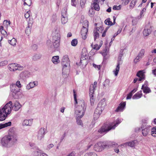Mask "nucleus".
I'll list each match as a JSON object with an SVG mask.
<instances>
[{
    "mask_svg": "<svg viewBox=\"0 0 156 156\" xmlns=\"http://www.w3.org/2000/svg\"><path fill=\"white\" fill-rule=\"evenodd\" d=\"M17 139V135L15 129L12 127L9 129L8 135L2 139L1 144L3 147H9L16 143Z\"/></svg>",
    "mask_w": 156,
    "mask_h": 156,
    "instance_id": "1",
    "label": "nucleus"
},
{
    "mask_svg": "<svg viewBox=\"0 0 156 156\" xmlns=\"http://www.w3.org/2000/svg\"><path fill=\"white\" fill-rule=\"evenodd\" d=\"M73 96L75 101V114L78 117H83L86 110V106L85 105L83 100H78L77 101L76 92L73 90Z\"/></svg>",
    "mask_w": 156,
    "mask_h": 156,
    "instance_id": "2",
    "label": "nucleus"
},
{
    "mask_svg": "<svg viewBox=\"0 0 156 156\" xmlns=\"http://www.w3.org/2000/svg\"><path fill=\"white\" fill-rule=\"evenodd\" d=\"M121 122V121L119 119H118L115 121L114 122V124L113 126L112 125L108 126V125L105 124L98 130V132L102 134V135H104L111 129H114Z\"/></svg>",
    "mask_w": 156,
    "mask_h": 156,
    "instance_id": "3",
    "label": "nucleus"
},
{
    "mask_svg": "<svg viewBox=\"0 0 156 156\" xmlns=\"http://www.w3.org/2000/svg\"><path fill=\"white\" fill-rule=\"evenodd\" d=\"M105 98L101 100L98 104L97 108L95 109L94 114V118H98L102 111L104 110L105 107L106 105Z\"/></svg>",
    "mask_w": 156,
    "mask_h": 156,
    "instance_id": "4",
    "label": "nucleus"
},
{
    "mask_svg": "<svg viewBox=\"0 0 156 156\" xmlns=\"http://www.w3.org/2000/svg\"><path fill=\"white\" fill-rule=\"evenodd\" d=\"M62 65L63 66V72L62 73L63 77L66 78L68 76L67 73H64L63 71H65V69L67 68V69L69 70L70 66V62L69 60L68 56L67 55L64 56L62 59Z\"/></svg>",
    "mask_w": 156,
    "mask_h": 156,
    "instance_id": "5",
    "label": "nucleus"
},
{
    "mask_svg": "<svg viewBox=\"0 0 156 156\" xmlns=\"http://www.w3.org/2000/svg\"><path fill=\"white\" fill-rule=\"evenodd\" d=\"M123 51L122 50L120 51V53L119 55L118 58V60L117 61V64L116 66V68L115 69V70L114 71V73L115 76L118 75V72L119 70V65L122 63V61L121 60V58L123 55Z\"/></svg>",
    "mask_w": 156,
    "mask_h": 156,
    "instance_id": "6",
    "label": "nucleus"
},
{
    "mask_svg": "<svg viewBox=\"0 0 156 156\" xmlns=\"http://www.w3.org/2000/svg\"><path fill=\"white\" fill-rule=\"evenodd\" d=\"M10 89L11 92L12 93L13 97L15 99L17 98L18 97V94H17L20 92V89L16 86L15 84H12L10 85Z\"/></svg>",
    "mask_w": 156,
    "mask_h": 156,
    "instance_id": "7",
    "label": "nucleus"
},
{
    "mask_svg": "<svg viewBox=\"0 0 156 156\" xmlns=\"http://www.w3.org/2000/svg\"><path fill=\"white\" fill-rule=\"evenodd\" d=\"M8 67V69L11 71H14L16 70H21L23 69V66L15 63L9 64Z\"/></svg>",
    "mask_w": 156,
    "mask_h": 156,
    "instance_id": "8",
    "label": "nucleus"
},
{
    "mask_svg": "<svg viewBox=\"0 0 156 156\" xmlns=\"http://www.w3.org/2000/svg\"><path fill=\"white\" fill-rule=\"evenodd\" d=\"M108 146L103 142H99L94 145V149L97 152L101 151Z\"/></svg>",
    "mask_w": 156,
    "mask_h": 156,
    "instance_id": "9",
    "label": "nucleus"
},
{
    "mask_svg": "<svg viewBox=\"0 0 156 156\" xmlns=\"http://www.w3.org/2000/svg\"><path fill=\"white\" fill-rule=\"evenodd\" d=\"M12 102L11 101H9L3 107L1 108V110L3 111L5 113H6L7 115L10 113L12 107Z\"/></svg>",
    "mask_w": 156,
    "mask_h": 156,
    "instance_id": "10",
    "label": "nucleus"
},
{
    "mask_svg": "<svg viewBox=\"0 0 156 156\" xmlns=\"http://www.w3.org/2000/svg\"><path fill=\"white\" fill-rule=\"evenodd\" d=\"M67 9L63 10L61 12L62 18L61 22L62 24H65L66 23L68 20V16L66 12Z\"/></svg>",
    "mask_w": 156,
    "mask_h": 156,
    "instance_id": "11",
    "label": "nucleus"
},
{
    "mask_svg": "<svg viewBox=\"0 0 156 156\" xmlns=\"http://www.w3.org/2000/svg\"><path fill=\"white\" fill-rule=\"evenodd\" d=\"M144 121L145 122H144L141 126V129H142V134L144 136H146L147 135L150 130L149 128L147 126H146V121L144 120Z\"/></svg>",
    "mask_w": 156,
    "mask_h": 156,
    "instance_id": "12",
    "label": "nucleus"
},
{
    "mask_svg": "<svg viewBox=\"0 0 156 156\" xmlns=\"http://www.w3.org/2000/svg\"><path fill=\"white\" fill-rule=\"evenodd\" d=\"M44 129V128H41L38 131L37 136L38 140H41L44 137L45 134Z\"/></svg>",
    "mask_w": 156,
    "mask_h": 156,
    "instance_id": "13",
    "label": "nucleus"
},
{
    "mask_svg": "<svg viewBox=\"0 0 156 156\" xmlns=\"http://www.w3.org/2000/svg\"><path fill=\"white\" fill-rule=\"evenodd\" d=\"M32 21L29 20L28 21L27 27L26 28L25 30V33L27 36H29L30 34V29L32 27Z\"/></svg>",
    "mask_w": 156,
    "mask_h": 156,
    "instance_id": "14",
    "label": "nucleus"
},
{
    "mask_svg": "<svg viewBox=\"0 0 156 156\" xmlns=\"http://www.w3.org/2000/svg\"><path fill=\"white\" fill-rule=\"evenodd\" d=\"M85 55H83L80 58V65H81L83 68L85 67L88 63V60L85 57Z\"/></svg>",
    "mask_w": 156,
    "mask_h": 156,
    "instance_id": "15",
    "label": "nucleus"
},
{
    "mask_svg": "<svg viewBox=\"0 0 156 156\" xmlns=\"http://www.w3.org/2000/svg\"><path fill=\"white\" fill-rule=\"evenodd\" d=\"M87 32V28L83 26V27L82 29L81 30V34L82 35V38L83 39L85 40L86 38V35Z\"/></svg>",
    "mask_w": 156,
    "mask_h": 156,
    "instance_id": "16",
    "label": "nucleus"
},
{
    "mask_svg": "<svg viewBox=\"0 0 156 156\" xmlns=\"http://www.w3.org/2000/svg\"><path fill=\"white\" fill-rule=\"evenodd\" d=\"M37 85L38 82L37 81L30 82L27 85L26 87V89L27 90H29L34 88L35 86H37Z\"/></svg>",
    "mask_w": 156,
    "mask_h": 156,
    "instance_id": "17",
    "label": "nucleus"
},
{
    "mask_svg": "<svg viewBox=\"0 0 156 156\" xmlns=\"http://www.w3.org/2000/svg\"><path fill=\"white\" fill-rule=\"evenodd\" d=\"M126 104L125 102L121 103L115 110V111L117 112L119 111H122L126 106Z\"/></svg>",
    "mask_w": 156,
    "mask_h": 156,
    "instance_id": "18",
    "label": "nucleus"
},
{
    "mask_svg": "<svg viewBox=\"0 0 156 156\" xmlns=\"http://www.w3.org/2000/svg\"><path fill=\"white\" fill-rule=\"evenodd\" d=\"M7 115L0 108V121H2L5 119Z\"/></svg>",
    "mask_w": 156,
    "mask_h": 156,
    "instance_id": "19",
    "label": "nucleus"
},
{
    "mask_svg": "<svg viewBox=\"0 0 156 156\" xmlns=\"http://www.w3.org/2000/svg\"><path fill=\"white\" fill-rule=\"evenodd\" d=\"M141 89L143 90L144 93L147 94L151 92L150 89L147 87V85L145 86L144 85H143L142 86Z\"/></svg>",
    "mask_w": 156,
    "mask_h": 156,
    "instance_id": "20",
    "label": "nucleus"
},
{
    "mask_svg": "<svg viewBox=\"0 0 156 156\" xmlns=\"http://www.w3.org/2000/svg\"><path fill=\"white\" fill-rule=\"evenodd\" d=\"M21 105L20 104V103L17 101H16L13 107V110L15 111H18L21 107Z\"/></svg>",
    "mask_w": 156,
    "mask_h": 156,
    "instance_id": "21",
    "label": "nucleus"
},
{
    "mask_svg": "<svg viewBox=\"0 0 156 156\" xmlns=\"http://www.w3.org/2000/svg\"><path fill=\"white\" fill-rule=\"evenodd\" d=\"M98 3V0H95L94 2L92 4L94 9L97 11H98L100 9Z\"/></svg>",
    "mask_w": 156,
    "mask_h": 156,
    "instance_id": "22",
    "label": "nucleus"
},
{
    "mask_svg": "<svg viewBox=\"0 0 156 156\" xmlns=\"http://www.w3.org/2000/svg\"><path fill=\"white\" fill-rule=\"evenodd\" d=\"M60 35L59 33H57L55 35L54 34H53L52 41H60Z\"/></svg>",
    "mask_w": 156,
    "mask_h": 156,
    "instance_id": "23",
    "label": "nucleus"
},
{
    "mask_svg": "<svg viewBox=\"0 0 156 156\" xmlns=\"http://www.w3.org/2000/svg\"><path fill=\"white\" fill-rule=\"evenodd\" d=\"M32 124V120L25 119L24 120L22 123V125L23 126H30Z\"/></svg>",
    "mask_w": 156,
    "mask_h": 156,
    "instance_id": "24",
    "label": "nucleus"
},
{
    "mask_svg": "<svg viewBox=\"0 0 156 156\" xmlns=\"http://www.w3.org/2000/svg\"><path fill=\"white\" fill-rule=\"evenodd\" d=\"M135 140H134L126 142V143L123 144H122V145L124 146H126L128 145L131 147H133L135 146Z\"/></svg>",
    "mask_w": 156,
    "mask_h": 156,
    "instance_id": "25",
    "label": "nucleus"
},
{
    "mask_svg": "<svg viewBox=\"0 0 156 156\" xmlns=\"http://www.w3.org/2000/svg\"><path fill=\"white\" fill-rule=\"evenodd\" d=\"M142 95V91L140 90L133 95L132 98L133 99H138L141 98Z\"/></svg>",
    "mask_w": 156,
    "mask_h": 156,
    "instance_id": "26",
    "label": "nucleus"
},
{
    "mask_svg": "<svg viewBox=\"0 0 156 156\" xmlns=\"http://www.w3.org/2000/svg\"><path fill=\"white\" fill-rule=\"evenodd\" d=\"M51 61L55 64L59 63L60 61L59 60V57L58 56H53L52 58Z\"/></svg>",
    "mask_w": 156,
    "mask_h": 156,
    "instance_id": "27",
    "label": "nucleus"
},
{
    "mask_svg": "<svg viewBox=\"0 0 156 156\" xmlns=\"http://www.w3.org/2000/svg\"><path fill=\"white\" fill-rule=\"evenodd\" d=\"M12 122H8L4 124H0V129L2 128L10 126L11 125Z\"/></svg>",
    "mask_w": 156,
    "mask_h": 156,
    "instance_id": "28",
    "label": "nucleus"
},
{
    "mask_svg": "<svg viewBox=\"0 0 156 156\" xmlns=\"http://www.w3.org/2000/svg\"><path fill=\"white\" fill-rule=\"evenodd\" d=\"M76 122L77 124L80 126H81L83 127V124L82 123V120L80 119L82 117H80V116L78 117V115H76Z\"/></svg>",
    "mask_w": 156,
    "mask_h": 156,
    "instance_id": "29",
    "label": "nucleus"
},
{
    "mask_svg": "<svg viewBox=\"0 0 156 156\" xmlns=\"http://www.w3.org/2000/svg\"><path fill=\"white\" fill-rule=\"evenodd\" d=\"M151 30L149 29L145 28L143 31V34L144 36H147L151 33Z\"/></svg>",
    "mask_w": 156,
    "mask_h": 156,
    "instance_id": "30",
    "label": "nucleus"
},
{
    "mask_svg": "<svg viewBox=\"0 0 156 156\" xmlns=\"http://www.w3.org/2000/svg\"><path fill=\"white\" fill-rule=\"evenodd\" d=\"M0 32L5 37H6L8 35V34L6 31L3 29V27L2 26H0Z\"/></svg>",
    "mask_w": 156,
    "mask_h": 156,
    "instance_id": "31",
    "label": "nucleus"
},
{
    "mask_svg": "<svg viewBox=\"0 0 156 156\" xmlns=\"http://www.w3.org/2000/svg\"><path fill=\"white\" fill-rule=\"evenodd\" d=\"M41 55L40 54H36L32 57V59L35 61L40 59L41 58Z\"/></svg>",
    "mask_w": 156,
    "mask_h": 156,
    "instance_id": "32",
    "label": "nucleus"
},
{
    "mask_svg": "<svg viewBox=\"0 0 156 156\" xmlns=\"http://www.w3.org/2000/svg\"><path fill=\"white\" fill-rule=\"evenodd\" d=\"M42 153V152L41 151L38 150L33 151L32 153V154L34 156H40Z\"/></svg>",
    "mask_w": 156,
    "mask_h": 156,
    "instance_id": "33",
    "label": "nucleus"
},
{
    "mask_svg": "<svg viewBox=\"0 0 156 156\" xmlns=\"http://www.w3.org/2000/svg\"><path fill=\"white\" fill-rule=\"evenodd\" d=\"M53 47L54 48H57L59 46L60 41H52Z\"/></svg>",
    "mask_w": 156,
    "mask_h": 156,
    "instance_id": "34",
    "label": "nucleus"
},
{
    "mask_svg": "<svg viewBox=\"0 0 156 156\" xmlns=\"http://www.w3.org/2000/svg\"><path fill=\"white\" fill-rule=\"evenodd\" d=\"M97 86L94 85L93 84H91L90 87V92L89 93H93L94 92V90L96 87Z\"/></svg>",
    "mask_w": 156,
    "mask_h": 156,
    "instance_id": "35",
    "label": "nucleus"
},
{
    "mask_svg": "<svg viewBox=\"0 0 156 156\" xmlns=\"http://www.w3.org/2000/svg\"><path fill=\"white\" fill-rule=\"evenodd\" d=\"M105 24L108 25L112 26L114 24L112 22L110 21V18H108L107 19L105 20Z\"/></svg>",
    "mask_w": 156,
    "mask_h": 156,
    "instance_id": "36",
    "label": "nucleus"
},
{
    "mask_svg": "<svg viewBox=\"0 0 156 156\" xmlns=\"http://www.w3.org/2000/svg\"><path fill=\"white\" fill-rule=\"evenodd\" d=\"M9 43L12 46H14L16 45V40L15 38H13L10 40H9Z\"/></svg>",
    "mask_w": 156,
    "mask_h": 156,
    "instance_id": "37",
    "label": "nucleus"
},
{
    "mask_svg": "<svg viewBox=\"0 0 156 156\" xmlns=\"http://www.w3.org/2000/svg\"><path fill=\"white\" fill-rule=\"evenodd\" d=\"M145 52V51L144 49H141L138 55V57H140V58H142L143 56L144 55Z\"/></svg>",
    "mask_w": 156,
    "mask_h": 156,
    "instance_id": "38",
    "label": "nucleus"
},
{
    "mask_svg": "<svg viewBox=\"0 0 156 156\" xmlns=\"http://www.w3.org/2000/svg\"><path fill=\"white\" fill-rule=\"evenodd\" d=\"M93 93L90 94L89 93L90 100L91 105H92L94 103V96L93 94Z\"/></svg>",
    "mask_w": 156,
    "mask_h": 156,
    "instance_id": "39",
    "label": "nucleus"
},
{
    "mask_svg": "<svg viewBox=\"0 0 156 156\" xmlns=\"http://www.w3.org/2000/svg\"><path fill=\"white\" fill-rule=\"evenodd\" d=\"M151 135L153 136L156 137V127H153L152 128Z\"/></svg>",
    "mask_w": 156,
    "mask_h": 156,
    "instance_id": "40",
    "label": "nucleus"
},
{
    "mask_svg": "<svg viewBox=\"0 0 156 156\" xmlns=\"http://www.w3.org/2000/svg\"><path fill=\"white\" fill-rule=\"evenodd\" d=\"M136 2L137 0H132V1L129 5L130 9H133V8L136 4Z\"/></svg>",
    "mask_w": 156,
    "mask_h": 156,
    "instance_id": "41",
    "label": "nucleus"
},
{
    "mask_svg": "<svg viewBox=\"0 0 156 156\" xmlns=\"http://www.w3.org/2000/svg\"><path fill=\"white\" fill-rule=\"evenodd\" d=\"M143 70H140L136 74V76L138 77L145 76V75L144 74Z\"/></svg>",
    "mask_w": 156,
    "mask_h": 156,
    "instance_id": "42",
    "label": "nucleus"
},
{
    "mask_svg": "<svg viewBox=\"0 0 156 156\" xmlns=\"http://www.w3.org/2000/svg\"><path fill=\"white\" fill-rule=\"evenodd\" d=\"M84 156H97V155L94 152L86 153Z\"/></svg>",
    "mask_w": 156,
    "mask_h": 156,
    "instance_id": "43",
    "label": "nucleus"
},
{
    "mask_svg": "<svg viewBox=\"0 0 156 156\" xmlns=\"http://www.w3.org/2000/svg\"><path fill=\"white\" fill-rule=\"evenodd\" d=\"M110 81L108 79H106L105 82L103 83V85L104 87H106L109 85Z\"/></svg>",
    "mask_w": 156,
    "mask_h": 156,
    "instance_id": "44",
    "label": "nucleus"
},
{
    "mask_svg": "<svg viewBox=\"0 0 156 156\" xmlns=\"http://www.w3.org/2000/svg\"><path fill=\"white\" fill-rule=\"evenodd\" d=\"M94 40L95 41L96 39L98 38L99 37V34L98 32L96 31L95 32V30L94 31Z\"/></svg>",
    "mask_w": 156,
    "mask_h": 156,
    "instance_id": "45",
    "label": "nucleus"
},
{
    "mask_svg": "<svg viewBox=\"0 0 156 156\" xmlns=\"http://www.w3.org/2000/svg\"><path fill=\"white\" fill-rule=\"evenodd\" d=\"M86 1L87 0H80V5L82 8H83L84 7Z\"/></svg>",
    "mask_w": 156,
    "mask_h": 156,
    "instance_id": "46",
    "label": "nucleus"
},
{
    "mask_svg": "<svg viewBox=\"0 0 156 156\" xmlns=\"http://www.w3.org/2000/svg\"><path fill=\"white\" fill-rule=\"evenodd\" d=\"M77 39H75L73 40L71 42L72 45L73 46H75L77 45Z\"/></svg>",
    "mask_w": 156,
    "mask_h": 156,
    "instance_id": "47",
    "label": "nucleus"
},
{
    "mask_svg": "<svg viewBox=\"0 0 156 156\" xmlns=\"http://www.w3.org/2000/svg\"><path fill=\"white\" fill-rule=\"evenodd\" d=\"M8 62L7 61H4L0 62V66H3L7 65Z\"/></svg>",
    "mask_w": 156,
    "mask_h": 156,
    "instance_id": "48",
    "label": "nucleus"
},
{
    "mask_svg": "<svg viewBox=\"0 0 156 156\" xmlns=\"http://www.w3.org/2000/svg\"><path fill=\"white\" fill-rule=\"evenodd\" d=\"M15 85H16V86L17 87L20 88L22 87V85L20 83V82L19 80H18L16 81V84H15Z\"/></svg>",
    "mask_w": 156,
    "mask_h": 156,
    "instance_id": "49",
    "label": "nucleus"
},
{
    "mask_svg": "<svg viewBox=\"0 0 156 156\" xmlns=\"http://www.w3.org/2000/svg\"><path fill=\"white\" fill-rule=\"evenodd\" d=\"M137 19L135 18L132 20V23L133 25H135L137 23Z\"/></svg>",
    "mask_w": 156,
    "mask_h": 156,
    "instance_id": "50",
    "label": "nucleus"
},
{
    "mask_svg": "<svg viewBox=\"0 0 156 156\" xmlns=\"http://www.w3.org/2000/svg\"><path fill=\"white\" fill-rule=\"evenodd\" d=\"M93 66L95 67L96 69H98V70H100L101 68V66L100 65H97L96 64L93 63Z\"/></svg>",
    "mask_w": 156,
    "mask_h": 156,
    "instance_id": "51",
    "label": "nucleus"
},
{
    "mask_svg": "<svg viewBox=\"0 0 156 156\" xmlns=\"http://www.w3.org/2000/svg\"><path fill=\"white\" fill-rule=\"evenodd\" d=\"M30 11H27L25 14V17L26 18H28L30 16Z\"/></svg>",
    "mask_w": 156,
    "mask_h": 156,
    "instance_id": "52",
    "label": "nucleus"
},
{
    "mask_svg": "<svg viewBox=\"0 0 156 156\" xmlns=\"http://www.w3.org/2000/svg\"><path fill=\"white\" fill-rule=\"evenodd\" d=\"M27 3V5L30 6L32 4V0H25Z\"/></svg>",
    "mask_w": 156,
    "mask_h": 156,
    "instance_id": "53",
    "label": "nucleus"
},
{
    "mask_svg": "<svg viewBox=\"0 0 156 156\" xmlns=\"http://www.w3.org/2000/svg\"><path fill=\"white\" fill-rule=\"evenodd\" d=\"M142 58H140V57H138V55L136 57V58L134 59V62L135 63H136L137 62H139L140 60V59H141Z\"/></svg>",
    "mask_w": 156,
    "mask_h": 156,
    "instance_id": "54",
    "label": "nucleus"
},
{
    "mask_svg": "<svg viewBox=\"0 0 156 156\" xmlns=\"http://www.w3.org/2000/svg\"><path fill=\"white\" fill-rule=\"evenodd\" d=\"M146 9L145 8H144L141 11V13H140V16H141L140 17H140L139 16L138 17V19H139L140 18V17H142V16H144V15L143 14V13H144V12L145 11H146Z\"/></svg>",
    "mask_w": 156,
    "mask_h": 156,
    "instance_id": "55",
    "label": "nucleus"
},
{
    "mask_svg": "<svg viewBox=\"0 0 156 156\" xmlns=\"http://www.w3.org/2000/svg\"><path fill=\"white\" fill-rule=\"evenodd\" d=\"M101 47V46H98V44H96L94 45V47L93 48L94 49H95L96 50H98Z\"/></svg>",
    "mask_w": 156,
    "mask_h": 156,
    "instance_id": "56",
    "label": "nucleus"
},
{
    "mask_svg": "<svg viewBox=\"0 0 156 156\" xmlns=\"http://www.w3.org/2000/svg\"><path fill=\"white\" fill-rule=\"evenodd\" d=\"M71 5L73 6H76V0H71Z\"/></svg>",
    "mask_w": 156,
    "mask_h": 156,
    "instance_id": "57",
    "label": "nucleus"
},
{
    "mask_svg": "<svg viewBox=\"0 0 156 156\" xmlns=\"http://www.w3.org/2000/svg\"><path fill=\"white\" fill-rule=\"evenodd\" d=\"M32 49L34 50H36L37 49V45L36 44H34L32 46Z\"/></svg>",
    "mask_w": 156,
    "mask_h": 156,
    "instance_id": "58",
    "label": "nucleus"
},
{
    "mask_svg": "<svg viewBox=\"0 0 156 156\" xmlns=\"http://www.w3.org/2000/svg\"><path fill=\"white\" fill-rule=\"evenodd\" d=\"M132 95L131 94V93H129L127 95L126 98V99H129L131 98Z\"/></svg>",
    "mask_w": 156,
    "mask_h": 156,
    "instance_id": "59",
    "label": "nucleus"
},
{
    "mask_svg": "<svg viewBox=\"0 0 156 156\" xmlns=\"http://www.w3.org/2000/svg\"><path fill=\"white\" fill-rule=\"evenodd\" d=\"M66 136V133L65 132L63 134L62 136L61 137V138L60 141V142H62V141L63 140V139H64L65 137Z\"/></svg>",
    "mask_w": 156,
    "mask_h": 156,
    "instance_id": "60",
    "label": "nucleus"
},
{
    "mask_svg": "<svg viewBox=\"0 0 156 156\" xmlns=\"http://www.w3.org/2000/svg\"><path fill=\"white\" fill-rule=\"evenodd\" d=\"M3 23H4V24H5V23L7 25H9L10 24V22L9 21H8L7 20H5L4 21Z\"/></svg>",
    "mask_w": 156,
    "mask_h": 156,
    "instance_id": "61",
    "label": "nucleus"
},
{
    "mask_svg": "<svg viewBox=\"0 0 156 156\" xmlns=\"http://www.w3.org/2000/svg\"><path fill=\"white\" fill-rule=\"evenodd\" d=\"M54 146V145L53 144H49V145H48L47 146V149H50L52 147Z\"/></svg>",
    "mask_w": 156,
    "mask_h": 156,
    "instance_id": "62",
    "label": "nucleus"
},
{
    "mask_svg": "<svg viewBox=\"0 0 156 156\" xmlns=\"http://www.w3.org/2000/svg\"><path fill=\"white\" fill-rule=\"evenodd\" d=\"M111 147H117L118 146V144L117 143H114V144L112 143L111 145H109Z\"/></svg>",
    "mask_w": 156,
    "mask_h": 156,
    "instance_id": "63",
    "label": "nucleus"
},
{
    "mask_svg": "<svg viewBox=\"0 0 156 156\" xmlns=\"http://www.w3.org/2000/svg\"><path fill=\"white\" fill-rule=\"evenodd\" d=\"M75 153L74 152H72L66 156H75Z\"/></svg>",
    "mask_w": 156,
    "mask_h": 156,
    "instance_id": "64",
    "label": "nucleus"
}]
</instances>
